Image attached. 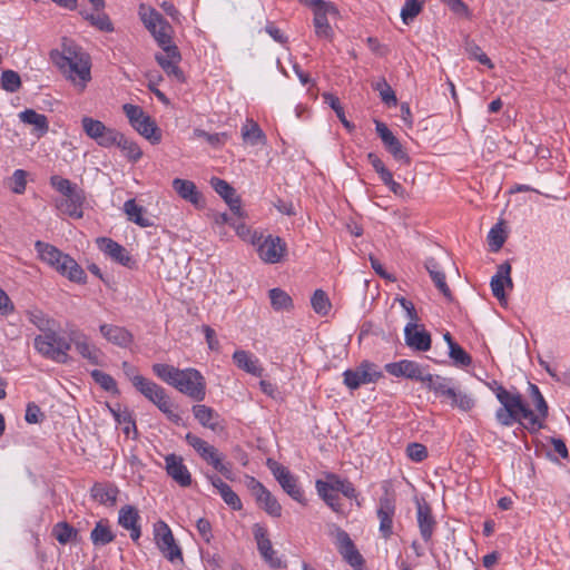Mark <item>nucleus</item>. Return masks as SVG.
Masks as SVG:
<instances>
[{"mask_svg": "<svg viewBox=\"0 0 570 570\" xmlns=\"http://www.w3.org/2000/svg\"><path fill=\"white\" fill-rule=\"evenodd\" d=\"M50 59L67 80L78 90H85L91 80V59L81 47L63 38L61 50H51Z\"/></svg>", "mask_w": 570, "mask_h": 570, "instance_id": "nucleus-2", "label": "nucleus"}, {"mask_svg": "<svg viewBox=\"0 0 570 570\" xmlns=\"http://www.w3.org/2000/svg\"><path fill=\"white\" fill-rule=\"evenodd\" d=\"M466 50L482 65L492 67L490 58L473 42L466 43Z\"/></svg>", "mask_w": 570, "mask_h": 570, "instance_id": "nucleus-64", "label": "nucleus"}, {"mask_svg": "<svg viewBox=\"0 0 570 570\" xmlns=\"http://www.w3.org/2000/svg\"><path fill=\"white\" fill-rule=\"evenodd\" d=\"M124 210L129 220L141 227H148L153 225L151 219L145 216L146 209L142 206H139L135 199H128L125 202Z\"/></svg>", "mask_w": 570, "mask_h": 570, "instance_id": "nucleus-33", "label": "nucleus"}, {"mask_svg": "<svg viewBox=\"0 0 570 570\" xmlns=\"http://www.w3.org/2000/svg\"><path fill=\"white\" fill-rule=\"evenodd\" d=\"M139 513L132 505H125L119 510L118 523L130 531V538L137 541L140 538L141 531L138 524Z\"/></svg>", "mask_w": 570, "mask_h": 570, "instance_id": "nucleus-27", "label": "nucleus"}, {"mask_svg": "<svg viewBox=\"0 0 570 570\" xmlns=\"http://www.w3.org/2000/svg\"><path fill=\"white\" fill-rule=\"evenodd\" d=\"M91 376L105 391L112 393L118 392L117 383L111 375L99 370H95L91 372Z\"/></svg>", "mask_w": 570, "mask_h": 570, "instance_id": "nucleus-54", "label": "nucleus"}, {"mask_svg": "<svg viewBox=\"0 0 570 570\" xmlns=\"http://www.w3.org/2000/svg\"><path fill=\"white\" fill-rule=\"evenodd\" d=\"M193 413L204 428L214 432L223 430L220 415L214 409L204 404H197L193 406Z\"/></svg>", "mask_w": 570, "mask_h": 570, "instance_id": "nucleus-25", "label": "nucleus"}, {"mask_svg": "<svg viewBox=\"0 0 570 570\" xmlns=\"http://www.w3.org/2000/svg\"><path fill=\"white\" fill-rule=\"evenodd\" d=\"M52 534L60 544H66L77 535V531L67 522H59L53 527Z\"/></svg>", "mask_w": 570, "mask_h": 570, "instance_id": "nucleus-49", "label": "nucleus"}, {"mask_svg": "<svg viewBox=\"0 0 570 570\" xmlns=\"http://www.w3.org/2000/svg\"><path fill=\"white\" fill-rule=\"evenodd\" d=\"M91 495L101 504L114 505L117 501L118 489L111 484L96 483L91 489Z\"/></svg>", "mask_w": 570, "mask_h": 570, "instance_id": "nucleus-34", "label": "nucleus"}, {"mask_svg": "<svg viewBox=\"0 0 570 570\" xmlns=\"http://www.w3.org/2000/svg\"><path fill=\"white\" fill-rule=\"evenodd\" d=\"M323 99L335 111L337 118L341 120L343 126L351 131L354 128V125L346 119L340 99L330 92H324Z\"/></svg>", "mask_w": 570, "mask_h": 570, "instance_id": "nucleus-44", "label": "nucleus"}, {"mask_svg": "<svg viewBox=\"0 0 570 570\" xmlns=\"http://www.w3.org/2000/svg\"><path fill=\"white\" fill-rule=\"evenodd\" d=\"M311 304L314 312L318 315H327L331 311L332 304L327 294L323 289H316L311 298Z\"/></svg>", "mask_w": 570, "mask_h": 570, "instance_id": "nucleus-43", "label": "nucleus"}, {"mask_svg": "<svg viewBox=\"0 0 570 570\" xmlns=\"http://www.w3.org/2000/svg\"><path fill=\"white\" fill-rule=\"evenodd\" d=\"M423 384L440 396H444L450 400L455 396V390L452 386L450 379L442 377L440 375L426 374L425 382H423Z\"/></svg>", "mask_w": 570, "mask_h": 570, "instance_id": "nucleus-31", "label": "nucleus"}, {"mask_svg": "<svg viewBox=\"0 0 570 570\" xmlns=\"http://www.w3.org/2000/svg\"><path fill=\"white\" fill-rule=\"evenodd\" d=\"M83 195L81 190H77L73 194L69 195L59 204V208L67 213L70 217L81 218L82 217V203Z\"/></svg>", "mask_w": 570, "mask_h": 570, "instance_id": "nucleus-36", "label": "nucleus"}, {"mask_svg": "<svg viewBox=\"0 0 570 570\" xmlns=\"http://www.w3.org/2000/svg\"><path fill=\"white\" fill-rule=\"evenodd\" d=\"M106 255L110 262L118 263L122 266L131 268L135 265L130 252H106Z\"/></svg>", "mask_w": 570, "mask_h": 570, "instance_id": "nucleus-59", "label": "nucleus"}, {"mask_svg": "<svg viewBox=\"0 0 570 570\" xmlns=\"http://www.w3.org/2000/svg\"><path fill=\"white\" fill-rule=\"evenodd\" d=\"M245 229L248 236V243L258 247V249H286V243L278 236L272 234L265 235L263 232L249 230L243 226L238 232L242 237H245Z\"/></svg>", "mask_w": 570, "mask_h": 570, "instance_id": "nucleus-17", "label": "nucleus"}, {"mask_svg": "<svg viewBox=\"0 0 570 570\" xmlns=\"http://www.w3.org/2000/svg\"><path fill=\"white\" fill-rule=\"evenodd\" d=\"M131 127L153 144H158L161 139L160 130L146 112Z\"/></svg>", "mask_w": 570, "mask_h": 570, "instance_id": "nucleus-32", "label": "nucleus"}, {"mask_svg": "<svg viewBox=\"0 0 570 570\" xmlns=\"http://www.w3.org/2000/svg\"><path fill=\"white\" fill-rule=\"evenodd\" d=\"M0 87L8 92H16L21 87V79L18 72L6 70L1 73Z\"/></svg>", "mask_w": 570, "mask_h": 570, "instance_id": "nucleus-47", "label": "nucleus"}, {"mask_svg": "<svg viewBox=\"0 0 570 570\" xmlns=\"http://www.w3.org/2000/svg\"><path fill=\"white\" fill-rule=\"evenodd\" d=\"M313 10V24L315 35L320 39L332 40L334 31L330 24V17H336L338 11L332 2L324 0H298Z\"/></svg>", "mask_w": 570, "mask_h": 570, "instance_id": "nucleus-6", "label": "nucleus"}, {"mask_svg": "<svg viewBox=\"0 0 570 570\" xmlns=\"http://www.w3.org/2000/svg\"><path fill=\"white\" fill-rule=\"evenodd\" d=\"M326 482L331 485V490L343 493L348 499L356 498V490L347 480H342L335 474H328Z\"/></svg>", "mask_w": 570, "mask_h": 570, "instance_id": "nucleus-40", "label": "nucleus"}, {"mask_svg": "<svg viewBox=\"0 0 570 570\" xmlns=\"http://www.w3.org/2000/svg\"><path fill=\"white\" fill-rule=\"evenodd\" d=\"M422 10V3L419 0H405L401 10V18L405 24H409Z\"/></svg>", "mask_w": 570, "mask_h": 570, "instance_id": "nucleus-53", "label": "nucleus"}, {"mask_svg": "<svg viewBox=\"0 0 570 570\" xmlns=\"http://www.w3.org/2000/svg\"><path fill=\"white\" fill-rule=\"evenodd\" d=\"M167 474L180 487H189L191 484V475L187 466L184 464L183 458L176 454L165 456Z\"/></svg>", "mask_w": 570, "mask_h": 570, "instance_id": "nucleus-21", "label": "nucleus"}, {"mask_svg": "<svg viewBox=\"0 0 570 570\" xmlns=\"http://www.w3.org/2000/svg\"><path fill=\"white\" fill-rule=\"evenodd\" d=\"M343 376L345 385L351 390H356L363 384L376 382L382 374L375 365L363 362L357 368L345 371Z\"/></svg>", "mask_w": 570, "mask_h": 570, "instance_id": "nucleus-14", "label": "nucleus"}, {"mask_svg": "<svg viewBox=\"0 0 570 570\" xmlns=\"http://www.w3.org/2000/svg\"><path fill=\"white\" fill-rule=\"evenodd\" d=\"M214 190L227 203L230 198L236 196V190L226 180L214 177L210 180Z\"/></svg>", "mask_w": 570, "mask_h": 570, "instance_id": "nucleus-52", "label": "nucleus"}, {"mask_svg": "<svg viewBox=\"0 0 570 570\" xmlns=\"http://www.w3.org/2000/svg\"><path fill=\"white\" fill-rule=\"evenodd\" d=\"M530 394L533 400V404L538 411V414H534L535 416H539L540 422L548 416V404L544 401L539 387L534 384L529 385Z\"/></svg>", "mask_w": 570, "mask_h": 570, "instance_id": "nucleus-50", "label": "nucleus"}, {"mask_svg": "<svg viewBox=\"0 0 570 570\" xmlns=\"http://www.w3.org/2000/svg\"><path fill=\"white\" fill-rule=\"evenodd\" d=\"M511 274V264L509 262H504L498 266L497 273L491 278V289L492 294L500 302L505 299L504 288L513 287V282L510 276Z\"/></svg>", "mask_w": 570, "mask_h": 570, "instance_id": "nucleus-22", "label": "nucleus"}, {"mask_svg": "<svg viewBox=\"0 0 570 570\" xmlns=\"http://www.w3.org/2000/svg\"><path fill=\"white\" fill-rule=\"evenodd\" d=\"M406 454L411 460L421 462L428 456V451L423 444L410 443L406 448Z\"/></svg>", "mask_w": 570, "mask_h": 570, "instance_id": "nucleus-61", "label": "nucleus"}, {"mask_svg": "<svg viewBox=\"0 0 570 570\" xmlns=\"http://www.w3.org/2000/svg\"><path fill=\"white\" fill-rule=\"evenodd\" d=\"M253 535L257 544V550L264 561L272 569H282L285 567L284 562L277 557L276 551L273 549L272 542L268 538L266 528L256 523L253 527Z\"/></svg>", "mask_w": 570, "mask_h": 570, "instance_id": "nucleus-12", "label": "nucleus"}, {"mask_svg": "<svg viewBox=\"0 0 570 570\" xmlns=\"http://www.w3.org/2000/svg\"><path fill=\"white\" fill-rule=\"evenodd\" d=\"M375 129L385 149L393 156V158L402 164H410V156L389 127L384 122L375 120Z\"/></svg>", "mask_w": 570, "mask_h": 570, "instance_id": "nucleus-15", "label": "nucleus"}, {"mask_svg": "<svg viewBox=\"0 0 570 570\" xmlns=\"http://www.w3.org/2000/svg\"><path fill=\"white\" fill-rule=\"evenodd\" d=\"M39 258L72 282L81 283L86 275L78 263L63 252H38Z\"/></svg>", "mask_w": 570, "mask_h": 570, "instance_id": "nucleus-9", "label": "nucleus"}, {"mask_svg": "<svg viewBox=\"0 0 570 570\" xmlns=\"http://www.w3.org/2000/svg\"><path fill=\"white\" fill-rule=\"evenodd\" d=\"M154 539L157 548L168 561L173 563L183 561L181 549L176 543L174 534L167 523L158 521L154 524Z\"/></svg>", "mask_w": 570, "mask_h": 570, "instance_id": "nucleus-11", "label": "nucleus"}, {"mask_svg": "<svg viewBox=\"0 0 570 570\" xmlns=\"http://www.w3.org/2000/svg\"><path fill=\"white\" fill-rule=\"evenodd\" d=\"M27 315L30 323L37 326L41 332H47L53 326V321L40 309H30L27 312Z\"/></svg>", "mask_w": 570, "mask_h": 570, "instance_id": "nucleus-46", "label": "nucleus"}, {"mask_svg": "<svg viewBox=\"0 0 570 570\" xmlns=\"http://www.w3.org/2000/svg\"><path fill=\"white\" fill-rule=\"evenodd\" d=\"M222 499L224 502L229 505L233 510H240L242 509V501L239 497L232 490V488L227 484L226 487H223L222 491L219 492Z\"/></svg>", "mask_w": 570, "mask_h": 570, "instance_id": "nucleus-58", "label": "nucleus"}, {"mask_svg": "<svg viewBox=\"0 0 570 570\" xmlns=\"http://www.w3.org/2000/svg\"><path fill=\"white\" fill-rule=\"evenodd\" d=\"M75 347L77 352L92 364H97L99 360V350L92 345L88 337L83 334L78 335L75 340Z\"/></svg>", "mask_w": 570, "mask_h": 570, "instance_id": "nucleus-38", "label": "nucleus"}, {"mask_svg": "<svg viewBox=\"0 0 570 570\" xmlns=\"http://www.w3.org/2000/svg\"><path fill=\"white\" fill-rule=\"evenodd\" d=\"M316 490L318 495L326 502V504L336 513H343L340 498L335 491L331 490V485L326 481L317 480Z\"/></svg>", "mask_w": 570, "mask_h": 570, "instance_id": "nucleus-37", "label": "nucleus"}, {"mask_svg": "<svg viewBox=\"0 0 570 570\" xmlns=\"http://www.w3.org/2000/svg\"><path fill=\"white\" fill-rule=\"evenodd\" d=\"M122 109L129 120L130 126L135 125L145 112L141 107L131 104H125Z\"/></svg>", "mask_w": 570, "mask_h": 570, "instance_id": "nucleus-63", "label": "nucleus"}, {"mask_svg": "<svg viewBox=\"0 0 570 570\" xmlns=\"http://www.w3.org/2000/svg\"><path fill=\"white\" fill-rule=\"evenodd\" d=\"M99 332L105 340L121 348H128L134 342L132 333L124 326L101 324Z\"/></svg>", "mask_w": 570, "mask_h": 570, "instance_id": "nucleus-20", "label": "nucleus"}, {"mask_svg": "<svg viewBox=\"0 0 570 570\" xmlns=\"http://www.w3.org/2000/svg\"><path fill=\"white\" fill-rule=\"evenodd\" d=\"M498 401L501 407L497 411V420L505 426L512 425L513 422H524L527 429L538 431L543 428L539 416H535L523 402L519 393H512L502 386L495 390Z\"/></svg>", "mask_w": 570, "mask_h": 570, "instance_id": "nucleus-4", "label": "nucleus"}, {"mask_svg": "<svg viewBox=\"0 0 570 570\" xmlns=\"http://www.w3.org/2000/svg\"><path fill=\"white\" fill-rule=\"evenodd\" d=\"M253 494L256 498L257 503L263 508L269 515L278 518L282 514V507L274 495L258 481L252 479L250 487Z\"/></svg>", "mask_w": 570, "mask_h": 570, "instance_id": "nucleus-19", "label": "nucleus"}, {"mask_svg": "<svg viewBox=\"0 0 570 570\" xmlns=\"http://www.w3.org/2000/svg\"><path fill=\"white\" fill-rule=\"evenodd\" d=\"M338 550L343 558L352 566L358 567L363 563V558L355 549L354 543L345 531L340 530L336 535Z\"/></svg>", "mask_w": 570, "mask_h": 570, "instance_id": "nucleus-28", "label": "nucleus"}, {"mask_svg": "<svg viewBox=\"0 0 570 570\" xmlns=\"http://www.w3.org/2000/svg\"><path fill=\"white\" fill-rule=\"evenodd\" d=\"M271 305L276 312L289 311L293 307L292 297L282 288H272L268 292Z\"/></svg>", "mask_w": 570, "mask_h": 570, "instance_id": "nucleus-39", "label": "nucleus"}, {"mask_svg": "<svg viewBox=\"0 0 570 570\" xmlns=\"http://www.w3.org/2000/svg\"><path fill=\"white\" fill-rule=\"evenodd\" d=\"M35 348L45 357L66 363L70 344L52 328L35 337Z\"/></svg>", "mask_w": 570, "mask_h": 570, "instance_id": "nucleus-5", "label": "nucleus"}, {"mask_svg": "<svg viewBox=\"0 0 570 570\" xmlns=\"http://www.w3.org/2000/svg\"><path fill=\"white\" fill-rule=\"evenodd\" d=\"M507 238L505 229L502 223L495 224L488 234V242L492 249H500Z\"/></svg>", "mask_w": 570, "mask_h": 570, "instance_id": "nucleus-51", "label": "nucleus"}, {"mask_svg": "<svg viewBox=\"0 0 570 570\" xmlns=\"http://www.w3.org/2000/svg\"><path fill=\"white\" fill-rule=\"evenodd\" d=\"M268 466L272 470L275 479L278 481L283 490L295 501L305 504V499L302 489L297 484V479L289 472V470L275 461L268 460Z\"/></svg>", "mask_w": 570, "mask_h": 570, "instance_id": "nucleus-13", "label": "nucleus"}, {"mask_svg": "<svg viewBox=\"0 0 570 570\" xmlns=\"http://www.w3.org/2000/svg\"><path fill=\"white\" fill-rule=\"evenodd\" d=\"M233 361L236 366L254 376L261 377L263 375V367L259 361L253 354L244 350H237L233 354Z\"/></svg>", "mask_w": 570, "mask_h": 570, "instance_id": "nucleus-29", "label": "nucleus"}, {"mask_svg": "<svg viewBox=\"0 0 570 570\" xmlns=\"http://www.w3.org/2000/svg\"><path fill=\"white\" fill-rule=\"evenodd\" d=\"M451 402H452L451 404L453 406H458L459 409H461L463 411H469L474 405L473 400L469 395L461 393V392H456V391H455V396L451 399Z\"/></svg>", "mask_w": 570, "mask_h": 570, "instance_id": "nucleus-62", "label": "nucleus"}, {"mask_svg": "<svg viewBox=\"0 0 570 570\" xmlns=\"http://www.w3.org/2000/svg\"><path fill=\"white\" fill-rule=\"evenodd\" d=\"M20 121L33 127L32 134L40 138L49 130V121L46 115L39 114L33 109H24L18 115Z\"/></svg>", "mask_w": 570, "mask_h": 570, "instance_id": "nucleus-26", "label": "nucleus"}, {"mask_svg": "<svg viewBox=\"0 0 570 570\" xmlns=\"http://www.w3.org/2000/svg\"><path fill=\"white\" fill-rule=\"evenodd\" d=\"M116 140L115 146L119 147L130 161L136 163L141 158L142 151L139 146L135 141L126 138L124 134L120 132V138Z\"/></svg>", "mask_w": 570, "mask_h": 570, "instance_id": "nucleus-42", "label": "nucleus"}, {"mask_svg": "<svg viewBox=\"0 0 570 570\" xmlns=\"http://www.w3.org/2000/svg\"><path fill=\"white\" fill-rule=\"evenodd\" d=\"M116 422L122 426L124 433L129 436L131 431H136V424L131 414L127 410L111 409Z\"/></svg>", "mask_w": 570, "mask_h": 570, "instance_id": "nucleus-48", "label": "nucleus"}, {"mask_svg": "<svg viewBox=\"0 0 570 570\" xmlns=\"http://www.w3.org/2000/svg\"><path fill=\"white\" fill-rule=\"evenodd\" d=\"M90 539L95 546H105L114 541L115 535L107 524H105L102 521H99L92 529Z\"/></svg>", "mask_w": 570, "mask_h": 570, "instance_id": "nucleus-41", "label": "nucleus"}, {"mask_svg": "<svg viewBox=\"0 0 570 570\" xmlns=\"http://www.w3.org/2000/svg\"><path fill=\"white\" fill-rule=\"evenodd\" d=\"M395 509V500L393 497L386 493L380 498L376 514L380 520L379 530L384 539H389L393 533Z\"/></svg>", "mask_w": 570, "mask_h": 570, "instance_id": "nucleus-16", "label": "nucleus"}, {"mask_svg": "<svg viewBox=\"0 0 570 570\" xmlns=\"http://www.w3.org/2000/svg\"><path fill=\"white\" fill-rule=\"evenodd\" d=\"M173 188L183 199L188 200L191 204H198L200 200V195L197 191L196 185L190 180L175 178L173 180Z\"/></svg>", "mask_w": 570, "mask_h": 570, "instance_id": "nucleus-35", "label": "nucleus"}, {"mask_svg": "<svg viewBox=\"0 0 570 570\" xmlns=\"http://www.w3.org/2000/svg\"><path fill=\"white\" fill-rule=\"evenodd\" d=\"M154 373L165 383L174 386L180 393L195 401H203L206 396V382L199 371L195 368L180 370L173 365L156 363Z\"/></svg>", "mask_w": 570, "mask_h": 570, "instance_id": "nucleus-3", "label": "nucleus"}, {"mask_svg": "<svg viewBox=\"0 0 570 570\" xmlns=\"http://www.w3.org/2000/svg\"><path fill=\"white\" fill-rule=\"evenodd\" d=\"M51 186L61 193L65 197L73 194L78 190L77 186L72 184L69 179L62 178L60 176H52L50 178Z\"/></svg>", "mask_w": 570, "mask_h": 570, "instance_id": "nucleus-55", "label": "nucleus"}, {"mask_svg": "<svg viewBox=\"0 0 570 570\" xmlns=\"http://www.w3.org/2000/svg\"><path fill=\"white\" fill-rule=\"evenodd\" d=\"M456 16L470 18L471 11L462 0H440Z\"/></svg>", "mask_w": 570, "mask_h": 570, "instance_id": "nucleus-60", "label": "nucleus"}, {"mask_svg": "<svg viewBox=\"0 0 570 570\" xmlns=\"http://www.w3.org/2000/svg\"><path fill=\"white\" fill-rule=\"evenodd\" d=\"M406 344L417 351L425 352L431 347V336L425 330H419V325L407 323L404 328Z\"/></svg>", "mask_w": 570, "mask_h": 570, "instance_id": "nucleus-24", "label": "nucleus"}, {"mask_svg": "<svg viewBox=\"0 0 570 570\" xmlns=\"http://www.w3.org/2000/svg\"><path fill=\"white\" fill-rule=\"evenodd\" d=\"M449 354L456 365L469 366L472 362L470 355L459 344L452 345Z\"/></svg>", "mask_w": 570, "mask_h": 570, "instance_id": "nucleus-57", "label": "nucleus"}, {"mask_svg": "<svg viewBox=\"0 0 570 570\" xmlns=\"http://www.w3.org/2000/svg\"><path fill=\"white\" fill-rule=\"evenodd\" d=\"M425 268L438 289L444 295L446 299L452 301V292L445 282L444 266H442L435 259L430 258L425 262Z\"/></svg>", "mask_w": 570, "mask_h": 570, "instance_id": "nucleus-30", "label": "nucleus"}, {"mask_svg": "<svg viewBox=\"0 0 570 570\" xmlns=\"http://www.w3.org/2000/svg\"><path fill=\"white\" fill-rule=\"evenodd\" d=\"M81 126L85 134L102 148H111L120 138V131L115 128L107 127L102 121L91 117H83Z\"/></svg>", "mask_w": 570, "mask_h": 570, "instance_id": "nucleus-10", "label": "nucleus"}, {"mask_svg": "<svg viewBox=\"0 0 570 570\" xmlns=\"http://www.w3.org/2000/svg\"><path fill=\"white\" fill-rule=\"evenodd\" d=\"M138 16L145 28L150 32L163 53L155 56L156 61L163 70L176 79L183 81L184 73L178 67L181 55L178 47L173 41V27L170 23L153 7L141 3L138 8Z\"/></svg>", "mask_w": 570, "mask_h": 570, "instance_id": "nucleus-1", "label": "nucleus"}, {"mask_svg": "<svg viewBox=\"0 0 570 570\" xmlns=\"http://www.w3.org/2000/svg\"><path fill=\"white\" fill-rule=\"evenodd\" d=\"M242 136L244 140L249 141L252 145H256L264 137L262 129L256 122L245 126L242 129Z\"/></svg>", "mask_w": 570, "mask_h": 570, "instance_id": "nucleus-56", "label": "nucleus"}, {"mask_svg": "<svg viewBox=\"0 0 570 570\" xmlns=\"http://www.w3.org/2000/svg\"><path fill=\"white\" fill-rule=\"evenodd\" d=\"M132 385L150 402H153L169 420L177 421L179 416L171 410L173 403L165 393V390L155 382L144 377L134 376Z\"/></svg>", "mask_w": 570, "mask_h": 570, "instance_id": "nucleus-8", "label": "nucleus"}, {"mask_svg": "<svg viewBox=\"0 0 570 570\" xmlns=\"http://www.w3.org/2000/svg\"><path fill=\"white\" fill-rule=\"evenodd\" d=\"M416 521L422 539L428 542L433 535L436 521L430 505L424 501H416Z\"/></svg>", "mask_w": 570, "mask_h": 570, "instance_id": "nucleus-23", "label": "nucleus"}, {"mask_svg": "<svg viewBox=\"0 0 570 570\" xmlns=\"http://www.w3.org/2000/svg\"><path fill=\"white\" fill-rule=\"evenodd\" d=\"M385 371L396 377L403 376L420 382H425L426 374H424L422 367L413 361L402 360L400 362L387 363Z\"/></svg>", "mask_w": 570, "mask_h": 570, "instance_id": "nucleus-18", "label": "nucleus"}, {"mask_svg": "<svg viewBox=\"0 0 570 570\" xmlns=\"http://www.w3.org/2000/svg\"><path fill=\"white\" fill-rule=\"evenodd\" d=\"M185 440L204 461L210 464L226 479L233 480L232 464L229 462H224L223 455L214 445H210L208 442L193 433H187Z\"/></svg>", "mask_w": 570, "mask_h": 570, "instance_id": "nucleus-7", "label": "nucleus"}, {"mask_svg": "<svg viewBox=\"0 0 570 570\" xmlns=\"http://www.w3.org/2000/svg\"><path fill=\"white\" fill-rule=\"evenodd\" d=\"M373 89L379 91L380 97L385 105L396 106L397 99L395 92L384 78H381L373 83Z\"/></svg>", "mask_w": 570, "mask_h": 570, "instance_id": "nucleus-45", "label": "nucleus"}]
</instances>
